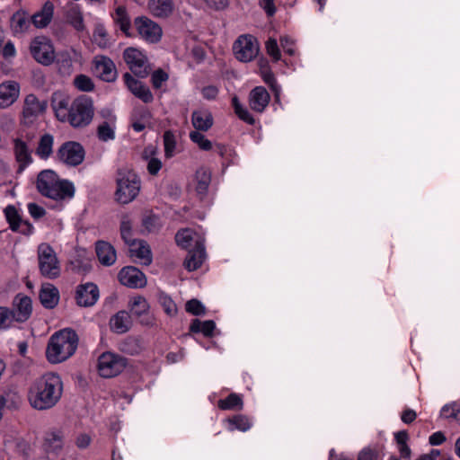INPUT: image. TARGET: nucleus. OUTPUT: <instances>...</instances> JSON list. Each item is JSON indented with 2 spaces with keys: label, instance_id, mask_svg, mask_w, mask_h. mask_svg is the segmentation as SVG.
Returning a JSON list of instances; mask_svg holds the SVG:
<instances>
[{
  "label": "nucleus",
  "instance_id": "49",
  "mask_svg": "<svg viewBox=\"0 0 460 460\" xmlns=\"http://www.w3.org/2000/svg\"><path fill=\"white\" fill-rule=\"evenodd\" d=\"M158 301L164 311L169 316H173L177 313V306L173 300L164 293H160L158 295Z\"/></svg>",
  "mask_w": 460,
  "mask_h": 460
},
{
  "label": "nucleus",
  "instance_id": "28",
  "mask_svg": "<svg viewBox=\"0 0 460 460\" xmlns=\"http://www.w3.org/2000/svg\"><path fill=\"white\" fill-rule=\"evenodd\" d=\"M214 123L212 113L208 110L194 111L191 114V124L196 130L208 131Z\"/></svg>",
  "mask_w": 460,
  "mask_h": 460
},
{
  "label": "nucleus",
  "instance_id": "29",
  "mask_svg": "<svg viewBox=\"0 0 460 460\" xmlns=\"http://www.w3.org/2000/svg\"><path fill=\"white\" fill-rule=\"evenodd\" d=\"M132 325L129 314L124 310L119 311L110 320V327L113 332L122 334L127 332Z\"/></svg>",
  "mask_w": 460,
  "mask_h": 460
},
{
  "label": "nucleus",
  "instance_id": "6",
  "mask_svg": "<svg viewBox=\"0 0 460 460\" xmlns=\"http://www.w3.org/2000/svg\"><path fill=\"white\" fill-rule=\"evenodd\" d=\"M39 268L41 275L53 279L60 275V265L53 248L48 243L38 246Z\"/></svg>",
  "mask_w": 460,
  "mask_h": 460
},
{
  "label": "nucleus",
  "instance_id": "10",
  "mask_svg": "<svg viewBox=\"0 0 460 460\" xmlns=\"http://www.w3.org/2000/svg\"><path fill=\"white\" fill-rule=\"evenodd\" d=\"M234 54L242 62L254 59L260 50L257 40L252 35H241L234 44Z\"/></svg>",
  "mask_w": 460,
  "mask_h": 460
},
{
  "label": "nucleus",
  "instance_id": "43",
  "mask_svg": "<svg viewBox=\"0 0 460 460\" xmlns=\"http://www.w3.org/2000/svg\"><path fill=\"white\" fill-rule=\"evenodd\" d=\"M232 105L234 107V113L241 120L248 123L249 125H253L255 123L253 117L249 111L241 104L237 96H234L232 98Z\"/></svg>",
  "mask_w": 460,
  "mask_h": 460
},
{
  "label": "nucleus",
  "instance_id": "50",
  "mask_svg": "<svg viewBox=\"0 0 460 460\" xmlns=\"http://www.w3.org/2000/svg\"><path fill=\"white\" fill-rule=\"evenodd\" d=\"M120 234L124 242L129 245L132 243V223L128 216H124L120 222Z\"/></svg>",
  "mask_w": 460,
  "mask_h": 460
},
{
  "label": "nucleus",
  "instance_id": "25",
  "mask_svg": "<svg viewBox=\"0 0 460 460\" xmlns=\"http://www.w3.org/2000/svg\"><path fill=\"white\" fill-rule=\"evenodd\" d=\"M270 100V94L263 86H257L249 93V105L256 112H262L268 106Z\"/></svg>",
  "mask_w": 460,
  "mask_h": 460
},
{
  "label": "nucleus",
  "instance_id": "21",
  "mask_svg": "<svg viewBox=\"0 0 460 460\" xmlns=\"http://www.w3.org/2000/svg\"><path fill=\"white\" fill-rule=\"evenodd\" d=\"M71 103L70 97L66 93L58 91L52 94L51 106L59 121L65 122L68 118L67 113L70 111Z\"/></svg>",
  "mask_w": 460,
  "mask_h": 460
},
{
  "label": "nucleus",
  "instance_id": "56",
  "mask_svg": "<svg viewBox=\"0 0 460 460\" xmlns=\"http://www.w3.org/2000/svg\"><path fill=\"white\" fill-rule=\"evenodd\" d=\"M168 78H169L168 74L165 73L164 70H162V69L155 70L152 74V78H151L153 86L156 89L161 88L164 82H166L168 80Z\"/></svg>",
  "mask_w": 460,
  "mask_h": 460
},
{
  "label": "nucleus",
  "instance_id": "2",
  "mask_svg": "<svg viewBox=\"0 0 460 460\" xmlns=\"http://www.w3.org/2000/svg\"><path fill=\"white\" fill-rule=\"evenodd\" d=\"M78 336L71 329L55 332L49 339L46 356L50 363L57 364L69 358L76 350Z\"/></svg>",
  "mask_w": 460,
  "mask_h": 460
},
{
  "label": "nucleus",
  "instance_id": "47",
  "mask_svg": "<svg viewBox=\"0 0 460 460\" xmlns=\"http://www.w3.org/2000/svg\"><path fill=\"white\" fill-rule=\"evenodd\" d=\"M13 322H16V316L13 314L12 309L0 306V330L11 328Z\"/></svg>",
  "mask_w": 460,
  "mask_h": 460
},
{
  "label": "nucleus",
  "instance_id": "60",
  "mask_svg": "<svg viewBox=\"0 0 460 460\" xmlns=\"http://www.w3.org/2000/svg\"><path fill=\"white\" fill-rule=\"evenodd\" d=\"M33 229V226L30 222L22 220L15 226H13L12 230L23 234H31Z\"/></svg>",
  "mask_w": 460,
  "mask_h": 460
},
{
  "label": "nucleus",
  "instance_id": "40",
  "mask_svg": "<svg viewBox=\"0 0 460 460\" xmlns=\"http://www.w3.org/2000/svg\"><path fill=\"white\" fill-rule=\"evenodd\" d=\"M196 191L199 195L204 196L208 190L211 181V174L208 170L199 169L196 172Z\"/></svg>",
  "mask_w": 460,
  "mask_h": 460
},
{
  "label": "nucleus",
  "instance_id": "58",
  "mask_svg": "<svg viewBox=\"0 0 460 460\" xmlns=\"http://www.w3.org/2000/svg\"><path fill=\"white\" fill-rule=\"evenodd\" d=\"M150 112L148 111H145L142 115H141V119L140 120H137V121H134L132 123V128L133 129L136 131V132H141L142 130L145 129L146 128V124L148 122V120L150 119Z\"/></svg>",
  "mask_w": 460,
  "mask_h": 460
},
{
  "label": "nucleus",
  "instance_id": "45",
  "mask_svg": "<svg viewBox=\"0 0 460 460\" xmlns=\"http://www.w3.org/2000/svg\"><path fill=\"white\" fill-rule=\"evenodd\" d=\"M93 40L102 49H105L110 46L108 33L103 25L98 24L95 26L93 33Z\"/></svg>",
  "mask_w": 460,
  "mask_h": 460
},
{
  "label": "nucleus",
  "instance_id": "8",
  "mask_svg": "<svg viewBox=\"0 0 460 460\" xmlns=\"http://www.w3.org/2000/svg\"><path fill=\"white\" fill-rule=\"evenodd\" d=\"M123 58L130 71L138 77H146L150 71L147 57L140 49L130 47L123 52Z\"/></svg>",
  "mask_w": 460,
  "mask_h": 460
},
{
  "label": "nucleus",
  "instance_id": "19",
  "mask_svg": "<svg viewBox=\"0 0 460 460\" xmlns=\"http://www.w3.org/2000/svg\"><path fill=\"white\" fill-rule=\"evenodd\" d=\"M21 87L19 83L8 80L0 84V109L12 106L19 98Z\"/></svg>",
  "mask_w": 460,
  "mask_h": 460
},
{
  "label": "nucleus",
  "instance_id": "63",
  "mask_svg": "<svg viewBox=\"0 0 460 460\" xmlns=\"http://www.w3.org/2000/svg\"><path fill=\"white\" fill-rule=\"evenodd\" d=\"M201 93H202V96L205 99L211 101V100H215L217 98V96L218 94V89L217 86L208 85L202 89Z\"/></svg>",
  "mask_w": 460,
  "mask_h": 460
},
{
  "label": "nucleus",
  "instance_id": "62",
  "mask_svg": "<svg viewBox=\"0 0 460 460\" xmlns=\"http://www.w3.org/2000/svg\"><path fill=\"white\" fill-rule=\"evenodd\" d=\"M2 55L5 59L13 58L16 55V49L12 41H7L4 46H2Z\"/></svg>",
  "mask_w": 460,
  "mask_h": 460
},
{
  "label": "nucleus",
  "instance_id": "38",
  "mask_svg": "<svg viewBox=\"0 0 460 460\" xmlns=\"http://www.w3.org/2000/svg\"><path fill=\"white\" fill-rule=\"evenodd\" d=\"M219 409L227 411H241L243 408V401L242 395L232 393L226 398L217 402Z\"/></svg>",
  "mask_w": 460,
  "mask_h": 460
},
{
  "label": "nucleus",
  "instance_id": "20",
  "mask_svg": "<svg viewBox=\"0 0 460 460\" xmlns=\"http://www.w3.org/2000/svg\"><path fill=\"white\" fill-rule=\"evenodd\" d=\"M101 114L105 120L97 128V137L101 141L107 142L115 138L116 116L109 110H103Z\"/></svg>",
  "mask_w": 460,
  "mask_h": 460
},
{
  "label": "nucleus",
  "instance_id": "30",
  "mask_svg": "<svg viewBox=\"0 0 460 460\" xmlns=\"http://www.w3.org/2000/svg\"><path fill=\"white\" fill-rule=\"evenodd\" d=\"M95 249L98 260L102 265L111 266L115 263L117 255L111 244L104 241H99L96 243Z\"/></svg>",
  "mask_w": 460,
  "mask_h": 460
},
{
  "label": "nucleus",
  "instance_id": "48",
  "mask_svg": "<svg viewBox=\"0 0 460 460\" xmlns=\"http://www.w3.org/2000/svg\"><path fill=\"white\" fill-rule=\"evenodd\" d=\"M190 140L195 143L201 150L208 151L212 148V143L205 135L199 130H194L190 133Z\"/></svg>",
  "mask_w": 460,
  "mask_h": 460
},
{
  "label": "nucleus",
  "instance_id": "44",
  "mask_svg": "<svg viewBox=\"0 0 460 460\" xmlns=\"http://www.w3.org/2000/svg\"><path fill=\"white\" fill-rule=\"evenodd\" d=\"M63 447V435L59 431L50 432L45 438V447L48 451L57 452Z\"/></svg>",
  "mask_w": 460,
  "mask_h": 460
},
{
  "label": "nucleus",
  "instance_id": "34",
  "mask_svg": "<svg viewBox=\"0 0 460 460\" xmlns=\"http://www.w3.org/2000/svg\"><path fill=\"white\" fill-rule=\"evenodd\" d=\"M225 423L226 424L227 430L230 432L234 430L245 432L249 430L252 426L251 420L247 416L242 414L234 415L232 418L226 419Z\"/></svg>",
  "mask_w": 460,
  "mask_h": 460
},
{
  "label": "nucleus",
  "instance_id": "4",
  "mask_svg": "<svg viewBox=\"0 0 460 460\" xmlns=\"http://www.w3.org/2000/svg\"><path fill=\"white\" fill-rule=\"evenodd\" d=\"M115 199L119 204L132 202L139 194L141 181L135 172L128 168L118 171Z\"/></svg>",
  "mask_w": 460,
  "mask_h": 460
},
{
  "label": "nucleus",
  "instance_id": "36",
  "mask_svg": "<svg viewBox=\"0 0 460 460\" xmlns=\"http://www.w3.org/2000/svg\"><path fill=\"white\" fill-rule=\"evenodd\" d=\"M31 20L30 21L27 17V13L24 11H17L11 18V29L13 33H22L29 30Z\"/></svg>",
  "mask_w": 460,
  "mask_h": 460
},
{
  "label": "nucleus",
  "instance_id": "16",
  "mask_svg": "<svg viewBox=\"0 0 460 460\" xmlns=\"http://www.w3.org/2000/svg\"><path fill=\"white\" fill-rule=\"evenodd\" d=\"M118 278L123 286L131 288H142L146 285L145 274L133 266H127L121 269Z\"/></svg>",
  "mask_w": 460,
  "mask_h": 460
},
{
  "label": "nucleus",
  "instance_id": "33",
  "mask_svg": "<svg viewBox=\"0 0 460 460\" xmlns=\"http://www.w3.org/2000/svg\"><path fill=\"white\" fill-rule=\"evenodd\" d=\"M206 259L205 247L194 248L189 251L184 261V266L189 271L198 270Z\"/></svg>",
  "mask_w": 460,
  "mask_h": 460
},
{
  "label": "nucleus",
  "instance_id": "15",
  "mask_svg": "<svg viewBox=\"0 0 460 460\" xmlns=\"http://www.w3.org/2000/svg\"><path fill=\"white\" fill-rule=\"evenodd\" d=\"M131 314L140 319V323L145 326H154L155 319L149 314L150 305L142 296H133L128 302Z\"/></svg>",
  "mask_w": 460,
  "mask_h": 460
},
{
  "label": "nucleus",
  "instance_id": "64",
  "mask_svg": "<svg viewBox=\"0 0 460 460\" xmlns=\"http://www.w3.org/2000/svg\"><path fill=\"white\" fill-rule=\"evenodd\" d=\"M91 437L85 433H82L77 436L75 439V445L80 449H84L89 447L91 443Z\"/></svg>",
  "mask_w": 460,
  "mask_h": 460
},
{
  "label": "nucleus",
  "instance_id": "12",
  "mask_svg": "<svg viewBox=\"0 0 460 460\" xmlns=\"http://www.w3.org/2000/svg\"><path fill=\"white\" fill-rule=\"evenodd\" d=\"M84 149L81 144L68 141L60 146L57 152L58 159L69 166H76L84 159Z\"/></svg>",
  "mask_w": 460,
  "mask_h": 460
},
{
  "label": "nucleus",
  "instance_id": "24",
  "mask_svg": "<svg viewBox=\"0 0 460 460\" xmlns=\"http://www.w3.org/2000/svg\"><path fill=\"white\" fill-rule=\"evenodd\" d=\"M12 311L16 316V322H25L32 312L31 299L27 296L18 294L13 298Z\"/></svg>",
  "mask_w": 460,
  "mask_h": 460
},
{
  "label": "nucleus",
  "instance_id": "42",
  "mask_svg": "<svg viewBox=\"0 0 460 460\" xmlns=\"http://www.w3.org/2000/svg\"><path fill=\"white\" fill-rule=\"evenodd\" d=\"M215 328L216 324L212 320L200 322L195 319L192 321L190 330L192 332H202L205 336H211Z\"/></svg>",
  "mask_w": 460,
  "mask_h": 460
},
{
  "label": "nucleus",
  "instance_id": "54",
  "mask_svg": "<svg viewBox=\"0 0 460 460\" xmlns=\"http://www.w3.org/2000/svg\"><path fill=\"white\" fill-rule=\"evenodd\" d=\"M266 51L274 61H279L281 58L280 50L278 42L275 39H269L265 44Z\"/></svg>",
  "mask_w": 460,
  "mask_h": 460
},
{
  "label": "nucleus",
  "instance_id": "7",
  "mask_svg": "<svg viewBox=\"0 0 460 460\" xmlns=\"http://www.w3.org/2000/svg\"><path fill=\"white\" fill-rule=\"evenodd\" d=\"M126 358L113 353L104 352L98 358L97 369L101 376L111 378L119 375L127 367Z\"/></svg>",
  "mask_w": 460,
  "mask_h": 460
},
{
  "label": "nucleus",
  "instance_id": "35",
  "mask_svg": "<svg viewBox=\"0 0 460 460\" xmlns=\"http://www.w3.org/2000/svg\"><path fill=\"white\" fill-rule=\"evenodd\" d=\"M54 137L46 133L42 135L36 147V155L42 160H47L53 153Z\"/></svg>",
  "mask_w": 460,
  "mask_h": 460
},
{
  "label": "nucleus",
  "instance_id": "22",
  "mask_svg": "<svg viewBox=\"0 0 460 460\" xmlns=\"http://www.w3.org/2000/svg\"><path fill=\"white\" fill-rule=\"evenodd\" d=\"M99 298V289L93 283L80 285L76 290V303L80 306H92Z\"/></svg>",
  "mask_w": 460,
  "mask_h": 460
},
{
  "label": "nucleus",
  "instance_id": "41",
  "mask_svg": "<svg viewBox=\"0 0 460 460\" xmlns=\"http://www.w3.org/2000/svg\"><path fill=\"white\" fill-rule=\"evenodd\" d=\"M155 153V150L153 146L146 147L143 152V158L147 160V171L152 175L157 174L162 168L161 161L152 156Z\"/></svg>",
  "mask_w": 460,
  "mask_h": 460
},
{
  "label": "nucleus",
  "instance_id": "37",
  "mask_svg": "<svg viewBox=\"0 0 460 460\" xmlns=\"http://www.w3.org/2000/svg\"><path fill=\"white\" fill-rule=\"evenodd\" d=\"M66 20L77 31L85 30L84 15L78 5H73L67 10Z\"/></svg>",
  "mask_w": 460,
  "mask_h": 460
},
{
  "label": "nucleus",
  "instance_id": "9",
  "mask_svg": "<svg viewBox=\"0 0 460 460\" xmlns=\"http://www.w3.org/2000/svg\"><path fill=\"white\" fill-rule=\"evenodd\" d=\"M30 51L33 58L41 65L49 66L55 60L54 47L47 37H35L31 42Z\"/></svg>",
  "mask_w": 460,
  "mask_h": 460
},
{
  "label": "nucleus",
  "instance_id": "32",
  "mask_svg": "<svg viewBox=\"0 0 460 460\" xmlns=\"http://www.w3.org/2000/svg\"><path fill=\"white\" fill-rule=\"evenodd\" d=\"M148 8L154 16L166 18L173 11V2L172 0H149Z\"/></svg>",
  "mask_w": 460,
  "mask_h": 460
},
{
  "label": "nucleus",
  "instance_id": "5",
  "mask_svg": "<svg viewBox=\"0 0 460 460\" xmlns=\"http://www.w3.org/2000/svg\"><path fill=\"white\" fill-rule=\"evenodd\" d=\"M93 104L90 97L81 95L75 98L68 111V118L65 122H68L74 128H81L89 125L93 118Z\"/></svg>",
  "mask_w": 460,
  "mask_h": 460
},
{
  "label": "nucleus",
  "instance_id": "31",
  "mask_svg": "<svg viewBox=\"0 0 460 460\" xmlns=\"http://www.w3.org/2000/svg\"><path fill=\"white\" fill-rule=\"evenodd\" d=\"M54 5L48 1L44 4L41 10L34 13L31 20V23L38 29L47 27L52 20Z\"/></svg>",
  "mask_w": 460,
  "mask_h": 460
},
{
  "label": "nucleus",
  "instance_id": "14",
  "mask_svg": "<svg viewBox=\"0 0 460 460\" xmlns=\"http://www.w3.org/2000/svg\"><path fill=\"white\" fill-rule=\"evenodd\" d=\"M12 144L14 159L18 164L16 172L21 174L33 162L32 150L22 137L13 138Z\"/></svg>",
  "mask_w": 460,
  "mask_h": 460
},
{
  "label": "nucleus",
  "instance_id": "52",
  "mask_svg": "<svg viewBox=\"0 0 460 460\" xmlns=\"http://www.w3.org/2000/svg\"><path fill=\"white\" fill-rule=\"evenodd\" d=\"M185 309L192 315H204L206 308L203 304L198 299H190L185 305Z\"/></svg>",
  "mask_w": 460,
  "mask_h": 460
},
{
  "label": "nucleus",
  "instance_id": "55",
  "mask_svg": "<svg viewBox=\"0 0 460 460\" xmlns=\"http://www.w3.org/2000/svg\"><path fill=\"white\" fill-rule=\"evenodd\" d=\"M358 460H383V457L377 450L365 447L358 453Z\"/></svg>",
  "mask_w": 460,
  "mask_h": 460
},
{
  "label": "nucleus",
  "instance_id": "23",
  "mask_svg": "<svg viewBox=\"0 0 460 460\" xmlns=\"http://www.w3.org/2000/svg\"><path fill=\"white\" fill-rule=\"evenodd\" d=\"M123 79L128 89L136 97L146 103L151 102L153 101V94L151 91L142 82L135 79L129 73L124 74Z\"/></svg>",
  "mask_w": 460,
  "mask_h": 460
},
{
  "label": "nucleus",
  "instance_id": "3",
  "mask_svg": "<svg viewBox=\"0 0 460 460\" xmlns=\"http://www.w3.org/2000/svg\"><path fill=\"white\" fill-rule=\"evenodd\" d=\"M37 189L43 196L55 200L71 199L75 194L74 185L68 181L60 180L52 170H44L39 173Z\"/></svg>",
  "mask_w": 460,
  "mask_h": 460
},
{
  "label": "nucleus",
  "instance_id": "11",
  "mask_svg": "<svg viewBox=\"0 0 460 460\" xmlns=\"http://www.w3.org/2000/svg\"><path fill=\"white\" fill-rule=\"evenodd\" d=\"M134 25L138 36L148 43H157L163 36L161 26L146 16L137 17Z\"/></svg>",
  "mask_w": 460,
  "mask_h": 460
},
{
  "label": "nucleus",
  "instance_id": "1",
  "mask_svg": "<svg viewBox=\"0 0 460 460\" xmlns=\"http://www.w3.org/2000/svg\"><path fill=\"white\" fill-rule=\"evenodd\" d=\"M63 394V382L55 373H46L35 379L28 389L27 398L30 405L38 411L53 408Z\"/></svg>",
  "mask_w": 460,
  "mask_h": 460
},
{
  "label": "nucleus",
  "instance_id": "13",
  "mask_svg": "<svg viewBox=\"0 0 460 460\" xmlns=\"http://www.w3.org/2000/svg\"><path fill=\"white\" fill-rule=\"evenodd\" d=\"M47 108L45 101H40L36 95L31 93L25 96L22 112V122L24 125L32 124Z\"/></svg>",
  "mask_w": 460,
  "mask_h": 460
},
{
  "label": "nucleus",
  "instance_id": "27",
  "mask_svg": "<svg viewBox=\"0 0 460 460\" xmlns=\"http://www.w3.org/2000/svg\"><path fill=\"white\" fill-rule=\"evenodd\" d=\"M40 300L45 308H54L59 301L58 289L50 283L43 284L40 291Z\"/></svg>",
  "mask_w": 460,
  "mask_h": 460
},
{
  "label": "nucleus",
  "instance_id": "39",
  "mask_svg": "<svg viewBox=\"0 0 460 460\" xmlns=\"http://www.w3.org/2000/svg\"><path fill=\"white\" fill-rule=\"evenodd\" d=\"M114 22L119 25V29L127 35L130 36L131 22L124 6H118L115 10Z\"/></svg>",
  "mask_w": 460,
  "mask_h": 460
},
{
  "label": "nucleus",
  "instance_id": "59",
  "mask_svg": "<svg viewBox=\"0 0 460 460\" xmlns=\"http://www.w3.org/2000/svg\"><path fill=\"white\" fill-rule=\"evenodd\" d=\"M280 44L282 49L286 53H288L290 56L295 55L296 49H295V41L288 36H284L280 39Z\"/></svg>",
  "mask_w": 460,
  "mask_h": 460
},
{
  "label": "nucleus",
  "instance_id": "46",
  "mask_svg": "<svg viewBox=\"0 0 460 460\" xmlns=\"http://www.w3.org/2000/svg\"><path fill=\"white\" fill-rule=\"evenodd\" d=\"M261 74L262 76L263 81L269 84L272 90L276 93V94L279 93V86L277 85V82L275 80L273 73L270 71L267 61L261 60Z\"/></svg>",
  "mask_w": 460,
  "mask_h": 460
},
{
  "label": "nucleus",
  "instance_id": "26",
  "mask_svg": "<svg viewBox=\"0 0 460 460\" xmlns=\"http://www.w3.org/2000/svg\"><path fill=\"white\" fill-rule=\"evenodd\" d=\"M128 247L130 257L139 260L144 265H149L152 262L151 250L145 241L132 240Z\"/></svg>",
  "mask_w": 460,
  "mask_h": 460
},
{
  "label": "nucleus",
  "instance_id": "51",
  "mask_svg": "<svg viewBox=\"0 0 460 460\" xmlns=\"http://www.w3.org/2000/svg\"><path fill=\"white\" fill-rule=\"evenodd\" d=\"M74 84L82 92H92L94 89L93 80L85 75H76L74 79Z\"/></svg>",
  "mask_w": 460,
  "mask_h": 460
},
{
  "label": "nucleus",
  "instance_id": "57",
  "mask_svg": "<svg viewBox=\"0 0 460 460\" xmlns=\"http://www.w3.org/2000/svg\"><path fill=\"white\" fill-rule=\"evenodd\" d=\"M27 208L30 215L35 219H40L46 214L45 208L36 203H29Z\"/></svg>",
  "mask_w": 460,
  "mask_h": 460
},
{
  "label": "nucleus",
  "instance_id": "17",
  "mask_svg": "<svg viewBox=\"0 0 460 460\" xmlns=\"http://www.w3.org/2000/svg\"><path fill=\"white\" fill-rule=\"evenodd\" d=\"M175 240L177 244L184 249L205 247L204 234L199 233L191 228L178 231L175 235Z\"/></svg>",
  "mask_w": 460,
  "mask_h": 460
},
{
  "label": "nucleus",
  "instance_id": "53",
  "mask_svg": "<svg viewBox=\"0 0 460 460\" xmlns=\"http://www.w3.org/2000/svg\"><path fill=\"white\" fill-rule=\"evenodd\" d=\"M4 215L11 229L22 220L15 207L12 205H9L4 208Z\"/></svg>",
  "mask_w": 460,
  "mask_h": 460
},
{
  "label": "nucleus",
  "instance_id": "18",
  "mask_svg": "<svg viewBox=\"0 0 460 460\" xmlns=\"http://www.w3.org/2000/svg\"><path fill=\"white\" fill-rule=\"evenodd\" d=\"M94 73L102 80L112 82L116 79L117 71L113 61L105 56H96L93 59Z\"/></svg>",
  "mask_w": 460,
  "mask_h": 460
},
{
  "label": "nucleus",
  "instance_id": "61",
  "mask_svg": "<svg viewBox=\"0 0 460 460\" xmlns=\"http://www.w3.org/2000/svg\"><path fill=\"white\" fill-rule=\"evenodd\" d=\"M164 138L165 155H166V156H172V152L175 148V142L173 140V137L169 132H165Z\"/></svg>",
  "mask_w": 460,
  "mask_h": 460
}]
</instances>
